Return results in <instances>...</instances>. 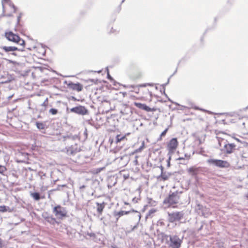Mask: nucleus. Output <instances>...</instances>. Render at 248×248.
<instances>
[{
  "mask_svg": "<svg viewBox=\"0 0 248 248\" xmlns=\"http://www.w3.org/2000/svg\"><path fill=\"white\" fill-rule=\"evenodd\" d=\"M162 242L171 248H180L183 242V236L177 234H168L161 232L159 234Z\"/></svg>",
  "mask_w": 248,
  "mask_h": 248,
  "instance_id": "nucleus-1",
  "label": "nucleus"
},
{
  "mask_svg": "<svg viewBox=\"0 0 248 248\" xmlns=\"http://www.w3.org/2000/svg\"><path fill=\"white\" fill-rule=\"evenodd\" d=\"M182 193V191H179L178 190L173 192L170 191L168 196L164 200L163 204H167L168 206H170L178 203L180 200V194Z\"/></svg>",
  "mask_w": 248,
  "mask_h": 248,
  "instance_id": "nucleus-2",
  "label": "nucleus"
},
{
  "mask_svg": "<svg viewBox=\"0 0 248 248\" xmlns=\"http://www.w3.org/2000/svg\"><path fill=\"white\" fill-rule=\"evenodd\" d=\"M5 37L9 41L13 42L19 46H24L25 44V41L17 34L14 33L12 31H9L5 32Z\"/></svg>",
  "mask_w": 248,
  "mask_h": 248,
  "instance_id": "nucleus-3",
  "label": "nucleus"
},
{
  "mask_svg": "<svg viewBox=\"0 0 248 248\" xmlns=\"http://www.w3.org/2000/svg\"><path fill=\"white\" fill-rule=\"evenodd\" d=\"M206 162L210 165L219 168H228L230 166V163L226 160L210 158L207 159Z\"/></svg>",
  "mask_w": 248,
  "mask_h": 248,
  "instance_id": "nucleus-4",
  "label": "nucleus"
},
{
  "mask_svg": "<svg viewBox=\"0 0 248 248\" xmlns=\"http://www.w3.org/2000/svg\"><path fill=\"white\" fill-rule=\"evenodd\" d=\"M184 216L183 211H176L172 213L168 212L167 219L169 222L174 223L180 221Z\"/></svg>",
  "mask_w": 248,
  "mask_h": 248,
  "instance_id": "nucleus-5",
  "label": "nucleus"
},
{
  "mask_svg": "<svg viewBox=\"0 0 248 248\" xmlns=\"http://www.w3.org/2000/svg\"><path fill=\"white\" fill-rule=\"evenodd\" d=\"M70 111L71 112L82 116L89 114V110L85 106L80 105L70 108Z\"/></svg>",
  "mask_w": 248,
  "mask_h": 248,
  "instance_id": "nucleus-6",
  "label": "nucleus"
},
{
  "mask_svg": "<svg viewBox=\"0 0 248 248\" xmlns=\"http://www.w3.org/2000/svg\"><path fill=\"white\" fill-rule=\"evenodd\" d=\"M53 212L59 219H62L67 217V213L65 208L60 205H58L53 208Z\"/></svg>",
  "mask_w": 248,
  "mask_h": 248,
  "instance_id": "nucleus-7",
  "label": "nucleus"
},
{
  "mask_svg": "<svg viewBox=\"0 0 248 248\" xmlns=\"http://www.w3.org/2000/svg\"><path fill=\"white\" fill-rule=\"evenodd\" d=\"M123 214L124 215H128L131 213H133L134 214V218H135V219L137 221V223L133 226V227L131 229V231H134L136 229L138 228V226L139 225V223L140 220L141 219V214L140 212L137 211V210H134V209H131L129 211H123Z\"/></svg>",
  "mask_w": 248,
  "mask_h": 248,
  "instance_id": "nucleus-8",
  "label": "nucleus"
},
{
  "mask_svg": "<svg viewBox=\"0 0 248 248\" xmlns=\"http://www.w3.org/2000/svg\"><path fill=\"white\" fill-rule=\"evenodd\" d=\"M236 146L234 143H230L226 140L224 142L223 148L220 149V151L227 155L231 154L235 150Z\"/></svg>",
  "mask_w": 248,
  "mask_h": 248,
  "instance_id": "nucleus-9",
  "label": "nucleus"
},
{
  "mask_svg": "<svg viewBox=\"0 0 248 248\" xmlns=\"http://www.w3.org/2000/svg\"><path fill=\"white\" fill-rule=\"evenodd\" d=\"M187 172L191 174L192 176L197 178V175L198 174H202L205 172V168L202 167H196L195 166H192L187 170Z\"/></svg>",
  "mask_w": 248,
  "mask_h": 248,
  "instance_id": "nucleus-10",
  "label": "nucleus"
},
{
  "mask_svg": "<svg viewBox=\"0 0 248 248\" xmlns=\"http://www.w3.org/2000/svg\"><path fill=\"white\" fill-rule=\"evenodd\" d=\"M178 145V142L177 138H172L169 141L167 145L168 150V154L172 155L174 153L175 150L177 148Z\"/></svg>",
  "mask_w": 248,
  "mask_h": 248,
  "instance_id": "nucleus-11",
  "label": "nucleus"
},
{
  "mask_svg": "<svg viewBox=\"0 0 248 248\" xmlns=\"http://www.w3.org/2000/svg\"><path fill=\"white\" fill-rule=\"evenodd\" d=\"M63 226H62V225H61L62 228V230L61 231L63 232H66L68 236L71 238L74 237L76 233V230L70 227H66L65 225L63 224Z\"/></svg>",
  "mask_w": 248,
  "mask_h": 248,
  "instance_id": "nucleus-12",
  "label": "nucleus"
},
{
  "mask_svg": "<svg viewBox=\"0 0 248 248\" xmlns=\"http://www.w3.org/2000/svg\"><path fill=\"white\" fill-rule=\"evenodd\" d=\"M65 149H66L67 154L70 155H74L81 151L80 148L78 146L77 144L72 145L68 148L66 147Z\"/></svg>",
  "mask_w": 248,
  "mask_h": 248,
  "instance_id": "nucleus-13",
  "label": "nucleus"
},
{
  "mask_svg": "<svg viewBox=\"0 0 248 248\" xmlns=\"http://www.w3.org/2000/svg\"><path fill=\"white\" fill-rule=\"evenodd\" d=\"M68 88L75 91H77L78 92L81 91L83 90L82 85L78 82L75 83L72 81H69L67 84Z\"/></svg>",
  "mask_w": 248,
  "mask_h": 248,
  "instance_id": "nucleus-14",
  "label": "nucleus"
},
{
  "mask_svg": "<svg viewBox=\"0 0 248 248\" xmlns=\"http://www.w3.org/2000/svg\"><path fill=\"white\" fill-rule=\"evenodd\" d=\"M0 48H2L5 52H10L11 55L16 56L17 54L15 52L16 51H17L18 49V47L15 46H2L0 47Z\"/></svg>",
  "mask_w": 248,
  "mask_h": 248,
  "instance_id": "nucleus-15",
  "label": "nucleus"
},
{
  "mask_svg": "<svg viewBox=\"0 0 248 248\" xmlns=\"http://www.w3.org/2000/svg\"><path fill=\"white\" fill-rule=\"evenodd\" d=\"M43 217L45 218L46 221L53 225H55V224L59 225L61 224L60 221L57 220L56 219L53 217L52 216H45L43 215Z\"/></svg>",
  "mask_w": 248,
  "mask_h": 248,
  "instance_id": "nucleus-16",
  "label": "nucleus"
},
{
  "mask_svg": "<svg viewBox=\"0 0 248 248\" xmlns=\"http://www.w3.org/2000/svg\"><path fill=\"white\" fill-rule=\"evenodd\" d=\"M172 175L171 172L164 171L162 174H160L159 176L156 177V179L158 181H165L167 180L170 176Z\"/></svg>",
  "mask_w": 248,
  "mask_h": 248,
  "instance_id": "nucleus-17",
  "label": "nucleus"
},
{
  "mask_svg": "<svg viewBox=\"0 0 248 248\" xmlns=\"http://www.w3.org/2000/svg\"><path fill=\"white\" fill-rule=\"evenodd\" d=\"M106 204V203L104 202H102V203H99L98 202H96V205H97L96 210L99 216H100L102 214Z\"/></svg>",
  "mask_w": 248,
  "mask_h": 248,
  "instance_id": "nucleus-18",
  "label": "nucleus"
},
{
  "mask_svg": "<svg viewBox=\"0 0 248 248\" xmlns=\"http://www.w3.org/2000/svg\"><path fill=\"white\" fill-rule=\"evenodd\" d=\"M46 122H40V121H36L35 122V125L37 128L40 130H45L47 128L48 126L46 124Z\"/></svg>",
  "mask_w": 248,
  "mask_h": 248,
  "instance_id": "nucleus-19",
  "label": "nucleus"
},
{
  "mask_svg": "<svg viewBox=\"0 0 248 248\" xmlns=\"http://www.w3.org/2000/svg\"><path fill=\"white\" fill-rule=\"evenodd\" d=\"M134 105L138 108L145 110L146 111H147L149 107L145 104H143L140 102H134Z\"/></svg>",
  "mask_w": 248,
  "mask_h": 248,
  "instance_id": "nucleus-20",
  "label": "nucleus"
},
{
  "mask_svg": "<svg viewBox=\"0 0 248 248\" xmlns=\"http://www.w3.org/2000/svg\"><path fill=\"white\" fill-rule=\"evenodd\" d=\"M31 196L36 201H38L44 198L41 196L40 193L38 192H31Z\"/></svg>",
  "mask_w": 248,
  "mask_h": 248,
  "instance_id": "nucleus-21",
  "label": "nucleus"
},
{
  "mask_svg": "<svg viewBox=\"0 0 248 248\" xmlns=\"http://www.w3.org/2000/svg\"><path fill=\"white\" fill-rule=\"evenodd\" d=\"M22 16V13H20L19 16L17 17V23L15 28V31H20L21 28V24L20 23V21Z\"/></svg>",
  "mask_w": 248,
  "mask_h": 248,
  "instance_id": "nucleus-22",
  "label": "nucleus"
},
{
  "mask_svg": "<svg viewBox=\"0 0 248 248\" xmlns=\"http://www.w3.org/2000/svg\"><path fill=\"white\" fill-rule=\"evenodd\" d=\"M241 160L244 163L248 165V154L247 153H243L241 155Z\"/></svg>",
  "mask_w": 248,
  "mask_h": 248,
  "instance_id": "nucleus-23",
  "label": "nucleus"
},
{
  "mask_svg": "<svg viewBox=\"0 0 248 248\" xmlns=\"http://www.w3.org/2000/svg\"><path fill=\"white\" fill-rule=\"evenodd\" d=\"M113 216L116 217V221H117L120 217L124 216L123 210L118 212L116 211H114Z\"/></svg>",
  "mask_w": 248,
  "mask_h": 248,
  "instance_id": "nucleus-24",
  "label": "nucleus"
},
{
  "mask_svg": "<svg viewBox=\"0 0 248 248\" xmlns=\"http://www.w3.org/2000/svg\"><path fill=\"white\" fill-rule=\"evenodd\" d=\"M120 160H124V163L126 165L130 160L129 155H124L120 157Z\"/></svg>",
  "mask_w": 248,
  "mask_h": 248,
  "instance_id": "nucleus-25",
  "label": "nucleus"
},
{
  "mask_svg": "<svg viewBox=\"0 0 248 248\" xmlns=\"http://www.w3.org/2000/svg\"><path fill=\"white\" fill-rule=\"evenodd\" d=\"M125 139H126L125 135H117L116 137V143H118Z\"/></svg>",
  "mask_w": 248,
  "mask_h": 248,
  "instance_id": "nucleus-26",
  "label": "nucleus"
},
{
  "mask_svg": "<svg viewBox=\"0 0 248 248\" xmlns=\"http://www.w3.org/2000/svg\"><path fill=\"white\" fill-rule=\"evenodd\" d=\"M34 68H35L36 71H39L41 73H45V71L47 70L46 68L44 66H36L34 67Z\"/></svg>",
  "mask_w": 248,
  "mask_h": 248,
  "instance_id": "nucleus-27",
  "label": "nucleus"
},
{
  "mask_svg": "<svg viewBox=\"0 0 248 248\" xmlns=\"http://www.w3.org/2000/svg\"><path fill=\"white\" fill-rule=\"evenodd\" d=\"M66 139H68L69 140H74L78 138V136L77 135H73L72 134L67 135L66 137H64Z\"/></svg>",
  "mask_w": 248,
  "mask_h": 248,
  "instance_id": "nucleus-28",
  "label": "nucleus"
},
{
  "mask_svg": "<svg viewBox=\"0 0 248 248\" xmlns=\"http://www.w3.org/2000/svg\"><path fill=\"white\" fill-rule=\"evenodd\" d=\"M144 146V142H142V145L138 149L135 150L134 151V152L131 153L130 154V155H133L135 153H137L141 152L143 149Z\"/></svg>",
  "mask_w": 248,
  "mask_h": 248,
  "instance_id": "nucleus-29",
  "label": "nucleus"
},
{
  "mask_svg": "<svg viewBox=\"0 0 248 248\" xmlns=\"http://www.w3.org/2000/svg\"><path fill=\"white\" fill-rule=\"evenodd\" d=\"M147 202L151 206H155L156 205V202L150 198H147Z\"/></svg>",
  "mask_w": 248,
  "mask_h": 248,
  "instance_id": "nucleus-30",
  "label": "nucleus"
},
{
  "mask_svg": "<svg viewBox=\"0 0 248 248\" xmlns=\"http://www.w3.org/2000/svg\"><path fill=\"white\" fill-rule=\"evenodd\" d=\"M2 14L1 15V16H7V17H11L13 16L12 14L10 13L8 14H5V7L4 3L2 4Z\"/></svg>",
  "mask_w": 248,
  "mask_h": 248,
  "instance_id": "nucleus-31",
  "label": "nucleus"
},
{
  "mask_svg": "<svg viewBox=\"0 0 248 248\" xmlns=\"http://www.w3.org/2000/svg\"><path fill=\"white\" fill-rule=\"evenodd\" d=\"M10 211V207L6 205L0 206V212H5Z\"/></svg>",
  "mask_w": 248,
  "mask_h": 248,
  "instance_id": "nucleus-32",
  "label": "nucleus"
},
{
  "mask_svg": "<svg viewBox=\"0 0 248 248\" xmlns=\"http://www.w3.org/2000/svg\"><path fill=\"white\" fill-rule=\"evenodd\" d=\"M4 2L8 3L9 6L11 7L12 8L14 9V13H16L17 10V7L15 5V4L10 0L8 1H4Z\"/></svg>",
  "mask_w": 248,
  "mask_h": 248,
  "instance_id": "nucleus-33",
  "label": "nucleus"
},
{
  "mask_svg": "<svg viewBox=\"0 0 248 248\" xmlns=\"http://www.w3.org/2000/svg\"><path fill=\"white\" fill-rule=\"evenodd\" d=\"M197 209L199 210H200L201 212H202V211H205V210H208V208H207L205 206H203L201 204H198L197 205Z\"/></svg>",
  "mask_w": 248,
  "mask_h": 248,
  "instance_id": "nucleus-34",
  "label": "nucleus"
},
{
  "mask_svg": "<svg viewBox=\"0 0 248 248\" xmlns=\"http://www.w3.org/2000/svg\"><path fill=\"white\" fill-rule=\"evenodd\" d=\"M156 210L154 208H152L150 209L147 215H146L145 218L147 219L152 214L155 213L156 212Z\"/></svg>",
  "mask_w": 248,
  "mask_h": 248,
  "instance_id": "nucleus-35",
  "label": "nucleus"
},
{
  "mask_svg": "<svg viewBox=\"0 0 248 248\" xmlns=\"http://www.w3.org/2000/svg\"><path fill=\"white\" fill-rule=\"evenodd\" d=\"M107 78L110 81H114V84H113L115 86L116 85L117 82L115 81H114L113 78L109 74V72H108V73H107Z\"/></svg>",
  "mask_w": 248,
  "mask_h": 248,
  "instance_id": "nucleus-36",
  "label": "nucleus"
},
{
  "mask_svg": "<svg viewBox=\"0 0 248 248\" xmlns=\"http://www.w3.org/2000/svg\"><path fill=\"white\" fill-rule=\"evenodd\" d=\"M171 155H170V154H167V156H168V158L167 160V167H170V160H171Z\"/></svg>",
  "mask_w": 248,
  "mask_h": 248,
  "instance_id": "nucleus-37",
  "label": "nucleus"
},
{
  "mask_svg": "<svg viewBox=\"0 0 248 248\" xmlns=\"http://www.w3.org/2000/svg\"><path fill=\"white\" fill-rule=\"evenodd\" d=\"M49 112L52 115H56L58 112V110L55 108H51L49 109Z\"/></svg>",
  "mask_w": 248,
  "mask_h": 248,
  "instance_id": "nucleus-38",
  "label": "nucleus"
},
{
  "mask_svg": "<svg viewBox=\"0 0 248 248\" xmlns=\"http://www.w3.org/2000/svg\"><path fill=\"white\" fill-rule=\"evenodd\" d=\"M6 168L2 165H0V173L3 174L4 172L6 171Z\"/></svg>",
  "mask_w": 248,
  "mask_h": 248,
  "instance_id": "nucleus-39",
  "label": "nucleus"
},
{
  "mask_svg": "<svg viewBox=\"0 0 248 248\" xmlns=\"http://www.w3.org/2000/svg\"><path fill=\"white\" fill-rule=\"evenodd\" d=\"M26 45V43H25V44L24 46H20V47H18L19 50H17V51H21V52L25 51Z\"/></svg>",
  "mask_w": 248,
  "mask_h": 248,
  "instance_id": "nucleus-40",
  "label": "nucleus"
},
{
  "mask_svg": "<svg viewBox=\"0 0 248 248\" xmlns=\"http://www.w3.org/2000/svg\"><path fill=\"white\" fill-rule=\"evenodd\" d=\"M158 108H150L149 107H148V109L147 110V112H154V111H156Z\"/></svg>",
  "mask_w": 248,
  "mask_h": 248,
  "instance_id": "nucleus-41",
  "label": "nucleus"
},
{
  "mask_svg": "<svg viewBox=\"0 0 248 248\" xmlns=\"http://www.w3.org/2000/svg\"><path fill=\"white\" fill-rule=\"evenodd\" d=\"M162 87V88L161 89H160V93L162 94H164L166 97H168V95L165 93V87Z\"/></svg>",
  "mask_w": 248,
  "mask_h": 248,
  "instance_id": "nucleus-42",
  "label": "nucleus"
},
{
  "mask_svg": "<svg viewBox=\"0 0 248 248\" xmlns=\"http://www.w3.org/2000/svg\"><path fill=\"white\" fill-rule=\"evenodd\" d=\"M207 211L208 210H205V211H202V212H201L202 216L204 217H207L208 216V214L207 213Z\"/></svg>",
  "mask_w": 248,
  "mask_h": 248,
  "instance_id": "nucleus-43",
  "label": "nucleus"
},
{
  "mask_svg": "<svg viewBox=\"0 0 248 248\" xmlns=\"http://www.w3.org/2000/svg\"><path fill=\"white\" fill-rule=\"evenodd\" d=\"M168 130H169V127H167L163 131H162V133L160 134L161 137H163L165 136V135H166L167 132H168Z\"/></svg>",
  "mask_w": 248,
  "mask_h": 248,
  "instance_id": "nucleus-44",
  "label": "nucleus"
},
{
  "mask_svg": "<svg viewBox=\"0 0 248 248\" xmlns=\"http://www.w3.org/2000/svg\"><path fill=\"white\" fill-rule=\"evenodd\" d=\"M67 187V185L65 184L58 185L57 189L58 190H62V187Z\"/></svg>",
  "mask_w": 248,
  "mask_h": 248,
  "instance_id": "nucleus-45",
  "label": "nucleus"
},
{
  "mask_svg": "<svg viewBox=\"0 0 248 248\" xmlns=\"http://www.w3.org/2000/svg\"><path fill=\"white\" fill-rule=\"evenodd\" d=\"M87 235L90 236V237L95 238L96 237V234L93 232H89L87 233Z\"/></svg>",
  "mask_w": 248,
  "mask_h": 248,
  "instance_id": "nucleus-46",
  "label": "nucleus"
},
{
  "mask_svg": "<svg viewBox=\"0 0 248 248\" xmlns=\"http://www.w3.org/2000/svg\"><path fill=\"white\" fill-rule=\"evenodd\" d=\"M135 158V159L133 161L134 164L135 166L139 165V162H138V155H136Z\"/></svg>",
  "mask_w": 248,
  "mask_h": 248,
  "instance_id": "nucleus-47",
  "label": "nucleus"
},
{
  "mask_svg": "<svg viewBox=\"0 0 248 248\" xmlns=\"http://www.w3.org/2000/svg\"><path fill=\"white\" fill-rule=\"evenodd\" d=\"M126 107H127V106L126 105ZM127 108H128L127 107H126L124 110H121V113L123 114H128V112L127 111Z\"/></svg>",
  "mask_w": 248,
  "mask_h": 248,
  "instance_id": "nucleus-48",
  "label": "nucleus"
},
{
  "mask_svg": "<svg viewBox=\"0 0 248 248\" xmlns=\"http://www.w3.org/2000/svg\"><path fill=\"white\" fill-rule=\"evenodd\" d=\"M170 78L169 77V78L167 80V82H165L164 84H162V85H161V87H165L167 85H168L169 84V83H170Z\"/></svg>",
  "mask_w": 248,
  "mask_h": 248,
  "instance_id": "nucleus-49",
  "label": "nucleus"
},
{
  "mask_svg": "<svg viewBox=\"0 0 248 248\" xmlns=\"http://www.w3.org/2000/svg\"><path fill=\"white\" fill-rule=\"evenodd\" d=\"M47 102H48V98H46L45 101L42 104L41 106H44V107H46L47 105Z\"/></svg>",
  "mask_w": 248,
  "mask_h": 248,
  "instance_id": "nucleus-50",
  "label": "nucleus"
},
{
  "mask_svg": "<svg viewBox=\"0 0 248 248\" xmlns=\"http://www.w3.org/2000/svg\"><path fill=\"white\" fill-rule=\"evenodd\" d=\"M69 99L73 100L74 101H79V99H78L76 97L74 96H71L69 97Z\"/></svg>",
  "mask_w": 248,
  "mask_h": 248,
  "instance_id": "nucleus-51",
  "label": "nucleus"
},
{
  "mask_svg": "<svg viewBox=\"0 0 248 248\" xmlns=\"http://www.w3.org/2000/svg\"><path fill=\"white\" fill-rule=\"evenodd\" d=\"M36 48V46H26V49L29 50H32L33 49H34Z\"/></svg>",
  "mask_w": 248,
  "mask_h": 248,
  "instance_id": "nucleus-52",
  "label": "nucleus"
},
{
  "mask_svg": "<svg viewBox=\"0 0 248 248\" xmlns=\"http://www.w3.org/2000/svg\"><path fill=\"white\" fill-rule=\"evenodd\" d=\"M7 61L9 63H12V64H16L17 63L16 61H13V60H7Z\"/></svg>",
  "mask_w": 248,
  "mask_h": 248,
  "instance_id": "nucleus-53",
  "label": "nucleus"
},
{
  "mask_svg": "<svg viewBox=\"0 0 248 248\" xmlns=\"http://www.w3.org/2000/svg\"><path fill=\"white\" fill-rule=\"evenodd\" d=\"M117 31L115 30H114L113 28H111V30L109 32V33H116Z\"/></svg>",
  "mask_w": 248,
  "mask_h": 248,
  "instance_id": "nucleus-54",
  "label": "nucleus"
},
{
  "mask_svg": "<svg viewBox=\"0 0 248 248\" xmlns=\"http://www.w3.org/2000/svg\"><path fill=\"white\" fill-rule=\"evenodd\" d=\"M101 102L102 103L103 102H106V103H108L110 104V102L109 100H107V99L106 98H103L102 100H101Z\"/></svg>",
  "mask_w": 248,
  "mask_h": 248,
  "instance_id": "nucleus-55",
  "label": "nucleus"
},
{
  "mask_svg": "<svg viewBox=\"0 0 248 248\" xmlns=\"http://www.w3.org/2000/svg\"><path fill=\"white\" fill-rule=\"evenodd\" d=\"M159 168H160V170H161V174H162L164 172V168L162 166V165H160Z\"/></svg>",
  "mask_w": 248,
  "mask_h": 248,
  "instance_id": "nucleus-56",
  "label": "nucleus"
},
{
  "mask_svg": "<svg viewBox=\"0 0 248 248\" xmlns=\"http://www.w3.org/2000/svg\"><path fill=\"white\" fill-rule=\"evenodd\" d=\"M223 140H224L223 139H221V138H220V139H219L218 140V144H219V146L220 147H221V142H222V141H223Z\"/></svg>",
  "mask_w": 248,
  "mask_h": 248,
  "instance_id": "nucleus-57",
  "label": "nucleus"
},
{
  "mask_svg": "<svg viewBox=\"0 0 248 248\" xmlns=\"http://www.w3.org/2000/svg\"><path fill=\"white\" fill-rule=\"evenodd\" d=\"M166 98L168 99V100L170 102H171V103H174V104H176V105H179V104L178 103H176V102H173V101H172V100H171V99L169 97V96H168V97H166Z\"/></svg>",
  "mask_w": 248,
  "mask_h": 248,
  "instance_id": "nucleus-58",
  "label": "nucleus"
},
{
  "mask_svg": "<svg viewBox=\"0 0 248 248\" xmlns=\"http://www.w3.org/2000/svg\"><path fill=\"white\" fill-rule=\"evenodd\" d=\"M138 199H137L136 197L132 199V202H133L134 203L138 202Z\"/></svg>",
  "mask_w": 248,
  "mask_h": 248,
  "instance_id": "nucleus-59",
  "label": "nucleus"
},
{
  "mask_svg": "<svg viewBox=\"0 0 248 248\" xmlns=\"http://www.w3.org/2000/svg\"><path fill=\"white\" fill-rule=\"evenodd\" d=\"M158 223H159L160 225H164V223L163 221L162 220H158Z\"/></svg>",
  "mask_w": 248,
  "mask_h": 248,
  "instance_id": "nucleus-60",
  "label": "nucleus"
},
{
  "mask_svg": "<svg viewBox=\"0 0 248 248\" xmlns=\"http://www.w3.org/2000/svg\"><path fill=\"white\" fill-rule=\"evenodd\" d=\"M125 0H122V2H121V3L120 4V5L119 6V7H118V12L121 10V4L122 3H123L124 1Z\"/></svg>",
  "mask_w": 248,
  "mask_h": 248,
  "instance_id": "nucleus-61",
  "label": "nucleus"
},
{
  "mask_svg": "<svg viewBox=\"0 0 248 248\" xmlns=\"http://www.w3.org/2000/svg\"><path fill=\"white\" fill-rule=\"evenodd\" d=\"M103 169V168H100L96 169V173L100 172L101 170H102Z\"/></svg>",
  "mask_w": 248,
  "mask_h": 248,
  "instance_id": "nucleus-62",
  "label": "nucleus"
},
{
  "mask_svg": "<svg viewBox=\"0 0 248 248\" xmlns=\"http://www.w3.org/2000/svg\"><path fill=\"white\" fill-rule=\"evenodd\" d=\"M177 68L176 69L175 71H174V73L170 77V78H171L172 77H173L177 72Z\"/></svg>",
  "mask_w": 248,
  "mask_h": 248,
  "instance_id": "nucleus-63",
  "label": "nucleus"
},
{
  "mask_svg": "<svg viewBox=\"0 0 248 248\" xmlns=\"http://www.w3.org/2000/svg\"><path fill=\"white\" fill-rule=\"evenodd\" d=\"M147 86V83H145V84H141L140 85V87H145Z\"/></svg>",
  "mask_w": 248,
  "mask_h": 248,
  "instance_id": "nucleus-64",
  "label": "nucleus"
}]
</instances>
